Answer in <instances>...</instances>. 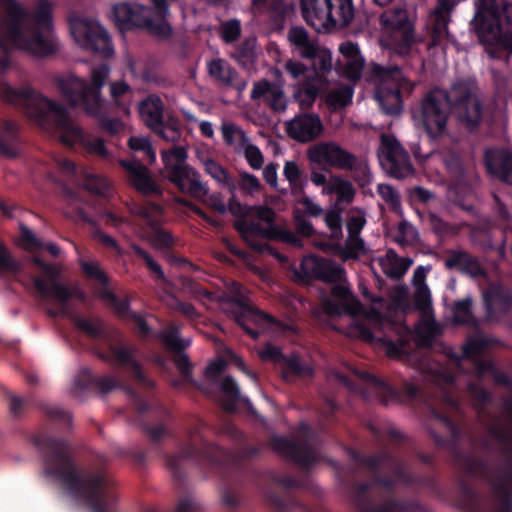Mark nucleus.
<instances>
[{"instance_id":"nucleus-1","label":"nucleus","mask_w":512,"mask_h":512,"mask_svg":"<svg viewBox=\"0 0 512 512\" xmlns=\"http://www.w3.org/2000/svg\"><path fill=\"white\" fill-rule=\"evenodd\" d=\"M32 441L42 458L46 477L58 480L71 496L84 500L93 512H108L117 495L113 490L115 482L102 464L80 471L75 449L67 440L39 434Z\"/></svg>"},{"instance_id":"nucleus-2","label":"nucleus","mask_w":512,"mask_h":512,"mask_svg":"<svg viewBox=\"0 0 512 512\" xmlns=\"http://www.w3.org/2000/svg\"><path fill=\"white\" fill-rule=\"evenodd\" d=\"M0 9V48L4 52L14 49L35 58L58 52L52 0H36L32 9L20 0H0Z\"/></svg>"},{"instance_id":"nucleus-3","label":"nucleus","mask_w":512,"mask_h":512,"mask_svg":"<svg viewBox=\"0 0 512 512\" xmlns=\"http://www.w3.org/2000/svg\"><path fill=\"white\" fill-rule=\"evenodd\" d=\"M0 98L23 109L26 116L41 128L55 124L61 130L60 140L66 145L81 142L85 148L102 157L108 155L104 141L100 138L85 139L81 128L74 123L67 108L36 90L31 84L12 86L0 84Z\"/></svg>"},{"instance_id":"nucleus-4","label":"nucleus","mask_w":512,"mask_h":512,"mask_svg":"<svg viewBox=\"0 0 512 512\" xmlns=\"http://www.w3.org/2000/svg\"><path fill=\"white\" fill-rule=\"evenodd\" d=\"M204 423L196 419L194 425L187 431V441L182 444L176 454L165 456V464L173 479L183 484L186 473L183 463L189 461L201 469L220 470L223 467L225 451L217 445L208 442L201 434Z\"/></svg>"},{"instance_id":"nucleus-5","label":"nucleus","mask_w":512,"mask_h":512,"mask_svg":"<svg viewBox=\"0 0 512 512\" xmlns=\"http://www.w3.org/2000/svg\"><path fill=\"white\" fill-rule=\"evenodd\" d=\"M471 26L480 41L512 52V4L508 0H476Z\"/></svg>"},{"instance_id":"nucleus-6","label":"nucleus","mask_w":512,"mask_h":512,"mask_svg":"<svg viewBox=\"0 0 512 512\" xmlns=\"http://www.w3.org/2000/svg\"><path fill=\"white\" fill-rule=\"evenodd\" d=\"M36 302L43 306L48 315L55 318L67 316L71 318L77 329L92 339L105 338L104 323L100 318L93 320L78 316L71 300L73 298L84 302L85 290H31Z\"/></svg>"},{"instance_id":"nucleus-7","label":"nucleus","mask_w":512,"mask_h":512,"mask_svg":"<svg viewBox=\"0 0 512 512\" xmlns=\"http://www.w3.org/2000/svg\"><path fill=\"white\" fill-rule=\"evenodd\" d=\"M109 73L107 65H100L91 71V85L74 75L56 76L54 84L73 106H80L87 114L96 116L101 109L100 89Z\"/></svg>"},{"instance_id":"nucleus-8","label":"nucleus","mask_w":512,"mask_h":512,"mask_svg":"<svg viewBox=\"0 0 512 512\" xmlns=\"http://www.w3.org/2000/svg\"><path fill=\"white\" fill-rule=\"evenodd\" d=\"M120 388H123L130 396L133 407L139 414H144L156 408L161 415V419L170 417L169 411L164 406L144 399L132 387L124 385L119 378L109 375L97 376L87 367L81 368L75 376L71 394L76 398H81L88 390H95L97 393L104 395Z\"/></svg>"},{"instance_id":"nucleus-9","label":"nucleus","mask_w":512,"mask_h":512,"mask_svg":"<svg viewBox=\"0 0 512 512\" xmlns=\"http://www.w3.org/2000/svg\"><path fill=\"white\" fill-rule=\"evenodd\" d=\"M402 483L395 474L382 476L380 472L374 474L369 482H355L349 488L351 502L357 512H414L418 504L410 500H400L389 497L378 506H374L370 497V490L376 486L393 493L396 483Z\"/></svg>"},{"instance_id":"nucleus-10","label":"nucleus","mask_w":512,"mask_h":512,"mask_svg":"<svg viewBox=\"0 0 512 512\" xmlns=\"http://www.w3.org/2000/svg\"><path fill=\"white\" fill-rule=\"evenodd\" d=\"M305 22L317 32L348 25L354 18L352 0H300Z\"/></svg>"},{"instance_id":"nucleus-11","label":"nucleus","mask_w":512,"mask_h":512,"mask_svg":"<svg viewBox=\"0 0 512 512\" xmlns=\"http://www.w3.org/2000/svg\"><path fill=\"white\" fill-rule=\"evenodd\" d=\"M429 414L431 420L447 434L443 436L432 427H429V433L435 445L440 449L448 451L456 460L463 461L469 474L479 476L486 473L488 463L485 459L463 454L459 444L462 433L460 426L451 417L437 411L433 407L430 408Z\"/></svg>"},{"instance_id":"nucleus-12","label":"nucleus","mask_w":512,"mask_h":512,"mask_svg":"<svg viewBox=\"0 0 512 512\" xmlns=\"http://www.w3.org/2000/svg\"><path fill=\"white\" fill-rule=\"evenodd\" d=\"M489 346L490 339L481 334H474L467 337L460 354L450 348L447 355L457 366H460L463 360L470 361L473 365L474 376L479 380L489 375L492 377L495 384L507 388L512 387V380L509 375L501 371L493 360H486L479 357Z\"/></svg>"},{"instance_id":"nucleus-13","label":"nucleus","mask_w":512,"mask_h":512,"mask_svg":"<svg viewBox=\"0 0 512 512\" xmlns=\"http://www.w3.org/2000/svg\"><path fill=\"white\" fill-rule=\"evenodd\" d=\"M450 107L458 126L466 132L478 131L483 120L484 104L477 87L465 82L450 88Z\"/></svg>"},{"instance_id":"nucleus-14","label":"nucleus","mask_w":512,"mask_h":512,"mask_svg":"<svg viewBox=\"0 0 512 512\" xmlns=\"http://www.w3.org/2000/svg\"><path fill=\"white\" fill-rule=\"evenodd\" d=\"M353 458L358 464L368 468L373 475L380 472L381 466H388L405 486L418 485L427 488H435L437 485L436 479L433 476L416 474L409 471L407 463L387 449L374 455L355 453Z\"/></svg>"},{"instance_id":"nucleus-15","label":"nucleus","mask_w":512,"mask_h":512,"mask_svg":"<svg viewBox=\"0 0 512 512\" xmlns=\"http://www.w3.org/2000/svg\"><path fill=\"white\" fill-rule=\"evenodd\" d=\"M370 80L376 85V98L386 113H399L402 108L400 89L404 78L397 66L372 64Z\"/></svg>"},{"instance_id":"nucleus-16","label":"nucleus","mask_w":512,"mask_h":512,"mask_svg":"<svg viewBox=\"0 0 512 512\" xmlns=\"http://www.w3.org/2000/svg\"><path fill=\"white\" fill-rule=\"evenodd\" d=\"M327 292L328 290H320ZM332 296L325 297L322 300L323 311L330 317H341L344 315L357 317L362 316L364 319L372 322L376 326H382L386 320V316L378 309L371 307L365 309L357 296L353 295L352 290H329Z\"/></svg>"},{"instance_id":"nucleus-17","label":"nucleus","mask_w":512,"mask_h":512,"mask_svg":"<svg viewBox=\"0 0 512 512\" xmlns=\"http://www.w3.org/2000/svg\"><path fill=\"white\" fill-rule=\"evenodd\" d=\"M70 30L75 42L83 49L104 58L113 56L114 48L111 37L96 20L75 18L70 23Z\"/></svg>"},{"instance_id":"nucleus-18","label":"nucleus","mask_w":512,"mask_h":512,"mask_svg":"<svg viewBox=\"0 0 512 512\" xmlns=\"http://www.w3.org/2000/svg\"><path fill=\"white\" fill-rule=\"evenodd\" d=\"M378 159L387 174L403 179L414 174V167L408 151L392 134L382 133L377 149Z\"/></svg>"},{"instance_id":"nucleus-19","label":"nucleus","mask_w":512,"mask_h":512,"mask_svg":"<svg viewBox=\"0 0 512 512\" xmlns=\"http://www.w3.org/2000/svg\"><path fill=\"white\" fill-rule=\"evenodd\" d=\"M450 107V91L431 89L421 102L422 124L432 138L444 134Z\"/></svg>"},{"instance_id":"nucleus-20","label":"nucleus","mask_w":512,"mask_h":512,"mask_svg":"<svg viewBox=\"0 0 512 512\" xmlns=\"http://www.w3.org/2000/svg\"><path fill=\"white\" fill-rule=\"evenodd\" d=\"M137 352L134 345L118 341L108 342L107 349L99 351L97 355L101 360L124 369L139 385L152 389L154 381L145 375L141 363L136 358Z\"/></svg>"},{"instance_id":"nucleus-21","label":"nucleus","mask_w":512,"mask_h":512,"mask_svg":"<svg viewBox=\"0 0 512 512\" xmlns=\"http://www.w3.org/2000/svg\"><path fill=\"white\" fill-rule=\"evenodd\" d=\"M294 275L300 284H309L311 280L318 279L327 284H336V288H345L348 285L344 269L333 261L315 256L303 258L299 267L294 269Z\"/></svg>"},{"instance_id":"nucleus-22","label":"nucleus","mask_w":512,"mask_h":512,"mask_svg":"<svg viewBox=\"0 0 512 512\" xmlns=\"http://www.w3.org/2000/svg\"><path fill=\"white\" fill-rule=\"evenodd\" d=\"M307 158L318 165H326L343 171L357 166V157L334 141H321L307 149Z\"/></svg>"},{"instance_id":"nucleus-23","label":"nucleus","mask_w":512,"mask_h":512,"mask_svg":"<svg viewBox=\"0 0 512 512\" xmlns=\"http://www.w3.org/2000/svg\"><path fill=\"white\" fill-rule=\"evenodd\" d=\"M456 6L455 0H438L436 6L429 12L425 31L426 35L418 41L426 42L427 48L441 45L449 37L448 24L451 13Z\"/></svg>"},{"instance_id":"nucleus-24","label":"nucleus","mask_w":512,"mask_h":512,"mask_svg":"<svg viewBox=\"0 0 512 512\" xmlns=\"http://www.w3.org/2000/svg\"><path fill=\"white\" fill-rule=\"evenodd\" d=\"M270 445L276 453L303 469H309L318 461L316 450L308 437L295 440L284 436H273L270 439Z\"/></svg>"},{"instance_id":"nucleus-25","label":"nucleus","mask_w":512,"mask_h":512,"mask_svg":"<svg viewBox=\"0 0 512 512\" xmlns=\"http://www.w3.org/2000/svg\"><path fill=\"white\" fill-rule=\"evenodd\" d=\"M177 0H150L151 6H141L140 12L143 16L142 27L153 36L166 39L172 35V27L167 22L169 3Z\"/></svg>"},{"instance_id":"nucleus-26","label":"nucleus","mask_w":512,"mask_h":512,"mask_svg":"<svg viewBox=\"0 0 512 512\" xmlns=\"http://www.w3.org/2000/svg\"><path fill=\"white\" fill-rule=\"evenodd\" d=\"M250 98L262 100L273 113H284L288 108L289 99L281 83L260 79L253 84Z\"/></svg>"},{"instance_id":"nucleus-27","label":"nucleus","mask_w":512,"mask_h":512,"mask_svg":"<svg viewBox=\"0 0 512 512\" xmlns=\"http://www.w3.org/2000/svg\"><path fill=\"white\" fill-rule=\"evenodd\" d=\"M269 479L284 489L281 493L272 491L266 493L269 504L276 512H289L294 508L302 507L292 492V489L301 486L297 479L289 475L280 476L274 473L269 474Z\"/></svg>"},{"instance_id":"nucleus-28","label":"nucleus","mask_w":512,"mask_h":512,"mask_svg":"<svg viewBox=\"0 0 512 512\" xmlns=\"http://www.w3.org/2000/svg\"><path fill=\"white\" fill-rule=\"evenodd\" d=\"M324 130L320 117L313 113L301 114L286 123L290 138L307 143L318 138Z\"/></svg>"},{"instance_id":"nucleus-29","label":"nucleus","mask_w":512,"mask_h":512,"mask_svg":"<svg viewBox=\"0 0 512 512\" xmlns=\"http://www.w3.org/2000/svg\"><path fill=\"white\" fill-rule=\"evenodd\" d=\"M168 179L182 192L196 199H202L208 194V188L201 181L200 175L190 167L184 165L173 166Z\"/></svg>"},{"instance_id":"nucleus-30","label":"nucleus","mask_w":512,"mask_h":512,"mask_svg":"<svg viewBox=\"0 0 512 512\" xmlns=\"http://www.w3.org/2000/svg\"><path fill=\"white\" fill-rule=\"evenodd\" d=\"M161 339L165 347L175 354L173 361L184 381L191 382L193 366L189 356L183 352L189 345V342H186L178 336V330L176 328L164 331L161 335Z\"/></svg>"},{"instance_id":"nucleus-31","label":"nucleus","mask_w":512,"mask_h":512,"mask_svg":"<svg viewBox=\"0 0 512 512\" xmlns=\"http://www.w3.org/2000/svg\"><path fill=\"white\" fill-rule=\"evenodd\" d=\"M484 161L490 175L512 185V150L501 147L488 149L485 151Z\"/></svg>"},{"instance_id":"nucleus-32","label":"nucleus","mask_w":512,"mask_h":512,"mask_svg":"<svg viewBox=\"0 0 512 512\" xmlns=\"http://www.w3.org/2000/svg\"><path fill=\"white\" fill-rule=\"evenodd\" d=\"M380 24L389 30H400L403 41L407 48L417 39L414 36L413 23L409 18L408 11L403 6H394L385 10L379 17Z\"/></svg>"},{"instance_id":"nucleus-33","label":"nucleus","mask_w":512,"mask_h":512,"mask_svg":"<svg viewBox=\"0 0 512 512\" xmlns=\"http://www.w3.org/2000/svg\"><path fill=\"white\" fill-rule=\"evenodd\" d=\"M124 167L130 174V183L141 194L148 195H162V189L151 177L150 170L138 161H121Z\"/></svg>"},{"instance_id":"nucleus-34","label":"nucleus","mask_w":512,"mask_h":512,"mask_svg":"<svg viewBox=\"0 0 512 512\" xmlns=\"http://www.w3.org/2000/svg\"><path fill=\"white\" fill-rule=\"evenodd\" d=\"M444 263L446 268L458 269L474 278L486 276L478 259L461 248L447 250Z\"/></svg>"},{"instance_id":"nucleus-35","label":"nucleus","mask_w":512,"mask_h":512,"mask_svg":"<svg viewBox=\"0 0 512 512\" xmlns=\"http://www.w3.org/2000/svg\"><path fill=\"white\" fill-rule=\"evenodd\" d=\"M99 293V296L107 302V305L121 318L129 317L131 316L141 333L148 334L150 332V327L147 324V322L137 315L136 313H132L130 311V298L124 297L119 298L115 293L114 290H97Z\"/></svg>"},{"instance_id":"nucleus-36","label":"nucleus","mask_w":512,"mask_h":512,"mask_svg":"<svg viewBox=\"0 0 512 512\" xmlns=\"http://www.w3.org/2000/svg\"><path fill=\"white\" fill-rule=\"evenodd\" d=\"M209 75L224 87H235L242 91L246 87V82H237L236 71L224 60L213 59L208 63Z\"/></svg>"},{"instance_id":"nucleus-37","label":"nucleus","mask_w":512,"mask_h":512,"mask_svg":"<svg viewBox=\"0 0 512 512\" xmlns=\"http://www.w3.org/2000/svg\"><path fill=\"white\" fill-rule=\"evenodd\" d=\"M339 51L345 58L344 73L350 80H359L364 70V59L357 44L344 42Z\"/></svg>"},{"instance_id":"nucleus-38","label":"nucleus","mask_w":512,"mask_h":512,"mask_svg":"<svg viewBox=\"0 0 512 512\" xmlns=\"http://www.w3.org/2000/svg\"><path fill=\"white\" fill-rule=\"evenodd\" d=\"M287 38L299 51L303 59L312 60V55L321 46L317 39H312L304 27L293 26L288 30Z\"/></svg>"},{"instance_id":"nucleus-39","label":"nucleus","mask_w":512,"mask_h":512,"mask_svg":"<svg viewBox=\"0 0 512 512\" xmlns=\"http://www.w3.org/2000/svg\"><path fill=\"white\" fill-rule=\"evenodd\" d=\"M373 266H378L382 272L391 278H400L412 264L409 258H399L393 250H389L385 256L372 260Z\"/></svg>"},{"instance_id":"nucleus-40","label":"nucleus","mask_w":512,"mask_h":512,"mask_svg":"<svg viewBox=\"0 0 512 512\" xmlns=\"http://www.w3.org/2000/svg\"><path fill=\"white\" fill-rule=\"evenodd\" d=\"M483 303L489 316L507 313L512 307L511 290H482Z\"/></svg>"},{"instance_id":"nucleus-41","label":"nucleus","mask_w":512,"mask_h":512,"mask_svg":"<svg viewBox=\"0 0 512 512\" xmlns=\"http://www.w3.org/2000/svg\"><path fill=\"white\" fill-rule=\"evenodd\" d=\"M138 109L142 121L150 129L159 127V123L163 121L164 105L156 95H150L141 101Z\"/></svg>"},{"instance_id":"nucleus-42","label":"nucleus","mask_w":512,"mask_h":512,"mask_svg":"<svg viewBox=\"0 0 512 512\" xmlns=\"http://www.w3.org/2000/svg\"><path fill=\"white\" fill-rule=\"evenodd\" d=\"M318 80H321V76L315 73L306 76L301 83L295 86L293 96L302 109H309L314 104L319 93Z\"/></svg>"},{"instance_id":"nucleus-43","label":"nucleus","mask_w":512,"mask_h":512,"mask_svg":"<svg viewBox=\"0 0 512 512\" xmlns=\"http://www.w3.org/2000/svg\"><path fill=\"white\" fill-rule=\"evenodd\" d=\"M322 192L328 195L336 194V203L340 205L351 203L356 194V189L349 180L341 175L331 174L330 183H328L327 188L322 189Z\"/></svg>"},{"instance_id":"nucleus-44","label":"nucleus","mask_w":512,"mask_h":512,"mask_svg":"<svg viewBox=\"0 0 512 512\" xmlns=\"http://www.w3.org/2000/svg\"><path fill=\"white\" fill-rule=\"evenodd\" d=\"M32 261L41 269L42 277L35 279L36 288H65L61 281L60 268L56 265L45 264L40 258L34 257Z\"/></svg>"},{"instance_id":"nucleus-45","label":"nucleus","mask_w":512,"mask_h":512,"mask_svg":"<svg viewBox=\"0 0 512 512\" xmlns=\"http://www.w3.org/2000/svg\"><path fill=\"white\" fill-rule=\"evenodd\" d=\"M353 97V88L350 85H339L330 89L325 95V103L330 111H339L347 107Z\"/></svg>"},{"instance_id":"nucleus-46","label":"nucleus","mask_w":512,"mask_h":512,"mask_svg":"<svg viewBox=\"0 0 512 512\" xmlns=\"http://www.w3.org/2000/svg\"><path fill=\"white\" fill-rule=\"evenodd\" d=\"M221 392L224 395V408L228 412L236 410V405L239 402L249 403V399L242 397L240 389L232 376H225L221 383Z\"/></svg>"},{"instance_id":"nucleus-47","label":"nucleus","mask_w":512,"mask_h":512,"mask_svg":"<svg viewBox=\"0 0 512 512\" xmlns=\"http://www.w3.org/2000/svg\"><path fill=\"white\" fill-rule=\"evenodd\" d=\"M221 132L226 145L233 148L236 153H240V149L250 140L247 134L231 121L222 122Z\"/></svg>"},{"instance_id":"nucleus-48","label":"nucleus","mask_w":512,"mask_h":512,"mask_svg":"<svg viewBox=\"0 0 512 512\" xmlns=\"http://www.w3.org/2000/svg\"><path fill=\"white\" fill-rule=\"evenodd\" d=\"M141 5H131L129 3H119L113 7V15L118 25L133 23L142 27L143 16H141Z\"/></svg>"},{"instance_id":"nucleus-49","label":"nucleus","mask_w":512,"mask_h":512,"mask_svg":"<svg viewBox=\"0 0 512 512\" xmlns=\"http://www.w3.org/2000/svg\"><path fill=\"white\" fill-rule=\"evenodd\" d=\"M442 334V327L437 323L434 316H423L421 324L417 329L420 345L425 348H431L434 339Z\"/></svg>"},{"instance_id":"nucleus-50","label":"nucleus","mask_w":512,"mask_h":512,"mask_svg":"<svg viewBox=\"0 0 512 512\" xmlns=\"http://www.w3.org/2000/svg\"><path fill=\"white\" fill-rule=\"evenodd\" d=\"M230 301L235 307H237L240 310V313L237 316V321L239 323H241V318L243 316L251 315V316H255L258 319L263 320L269 324H274V325L279 324V321L275 317L254 308L248 302V300L243 295H241L239 293L232 296Z\"/></svg>"},{"instance_id":"nucleus-51","label":"nucleus","mask_w":512,"mask_h":512,"mask_svg":"<svg viewBox=\"0 0 512 512\" xmlns=\"http://www.w3.org/2000/svg\"><path fill=\"white\" fill-rule=\"evenodd\" d=\"M366 253L365 244L359 235L348 234L343 246L337 248L336 255L343 261L356 260Z\"/></svg>"},{"instance_id":"nucleus-52","label":"nucleus","mask_w":512,"mask_h":512,"mask_svg":"<svg viewBox=\"0 0 512 512\" xmlns=\"http://www.w3.org/2000/svg\"><path fill=\"white\" fill-rule=\"evenodd\" d=\"M282 373L285 380H290L292 377H312L314 370L297 355H292L285 358Z\"/></svg>"},{"instance_id":"nucleus-53","label":"nucleus","mask_w":512,"mask_h":512,"mask_svg":"<svg viewBox=\"0 0 512 512\" xmlns=\"http://www.w3.org/2000/svg\"><path fill=\"white\" fill-rule=\"evenodd\" d=\"M392 239L400 246H414L419 242L417 230L407 221H402L392 231Z\"/></svg>"},{"instance_id":"nucleus-54","label":"nucleus","mask_w":512,"mask_h":512,"mask_svg":"<svg viewBox=\"0 0 512 512\" xmlns=\"http://www.w3.org/2000/svg\"><path fill=\"white\" fill-rule=\"evenodd\" d=\"M202 165L205 168V171L217 182L229 187L231 190H234V184L232 179L228 173V171L216 162L214 159L210 157H203L201 159Z\"/></svg>"},{"instance_id":"nucleus-55","label":"nucleus","mask_w":512,"mask_h":512,"mask_svg":"<svg viewBox=\"0 0 512 512\" xmlns=\"http://www.w3.org/2000/svg\"><path fill=\"white\" fill-rule=\"evenodd\" d=\"M472 300L465 298L457 301L453 307V321L457 325H474L475 318L471 311Z\"/></svg>"},{"instance_id":"nucleus-56","label":"nucleus","mask_w":512,"mask_h":512,"mask_svg":"<svg viewBox=\"0 0 512 512\" xmlns=\"http://www.w3.org/2000/svg\"><path fill=\"white\" fill-rule=\"evenodd\" d=\"M128 147L135 152H142L147 157L150 164L155 162V151L148 137L141 135L132 136L128 140Z\"/></svg>"},{"instance_id":"nucleus-57","label":"nucleus","mask_w":512,"mask_h":512,"mask_svg":"<svg viewBox=\"0 0 512 512\" xmlns=\"http://www.w3.org/2000/svg\"><path fill=\"white\" fill-rule=\"evenodd\" d=\"M149 226L153 230V234L149 242L157 249L169 248L173 245V237L170 233L159 228L158 220H150Z\"/></svg>"},{"instance_id":"nucleus-58","label":"nucleus","mask_w":512,"mask_h":512,"mask_svg":"<svg viewBox=\"0 0 512 512\" xmlns=\"http://www.w3.org/2000/svg\"><path fill=\"white\" fill-rule=\"evenodd\" d=\"M494 489L498 496L496 512H512V489L505 482H495Z\"/></svg>"},{"instance_id":"nucleus-59","label":"nucleus","mask_w":512,"mask_h":512,"mask_svg":"<svg viewBox=\"0 0 512 512\" xmlns=\"http://www.w3.org/2000/svg\"><path fill=\"white\" fill-rule=\"evenodd\" d=\"M235 228L246 238L249 234L259 235L261 237L270 236L273 231L268 228H263L260 223H256L253 219L239 220L235 222Z\"/></svg>"},{"instance_id":"nucleus-60","label":"nucleus","mask_w":512,"mask_h":512,"mask_svg":"<svg viewBox=\"0 0 512 512\" xmlns=\"http://www.w3.org/2000/svg\"><path fill=\"white\" fill-rule=\"evenodd\" d=\"M428 221L432 230L441 236H455L461 229L460 225H451L433 213L429 214Z\"/></svg>"},{"instance_id":"nucleus-61","label":"nucleus","mask_w":512,"mask_h":512,"mask_svg":"<svg viewBox=\"0 0 512 512\" xmlns=\"http://www.w3.org/2000/svg\"><path fill=\"white\" fill-rule=\"evenodd\" d=\"M43 411L46 416L53 422L59 424L62 428H70L72 418L70 413L58 406L45 405Z\"/></svg>"},{"instance_id":"nucleus-62","label":"nucleus","mask_w":512,"mask_h":512,"mask_svg":"<svg viewBox=\"0 0 512 512\" xmlns=\"http://www.w3.org/2000/svg\"><path fill=\"white\" fill-rule=\"evenodd\" d=\"M20 268V262L17 261L8 248L0 242V274L16 273Z\"/></svg>"},{"instance_id":"nucleus-63","label":"nucleus","mask_w":512,"mask_h":512,"mask_svg":"<svg viewBox=\"0 0 512 512\" xmlns=\"http://www.w3.org/2000/svg\"><path fill=\"white\" fill-rule=\"evenodd\" d=\"M378 193L394 212L401 213L400 195L391 185L380 184Z\"/></svg>"},{"instance_id":"nucleus-64","label":"nucleus","mask_w":512,"mask_h":512,"mask_svg":"<svg viewBox=\"0 0 512 512\" xmlns=\"http://www.w3.org/2000/svg\"><path fill=\"white\" fill-rule=\"evenodd\" d=\"M251 168L259 170L264 164V156L260 149L253 145L250 140L240 149Z\"/></svg>"}]
</instances>
